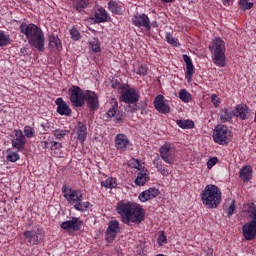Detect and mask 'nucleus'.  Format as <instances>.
I'll list each match as a JSON object with an SVG mask.
<instances>
[{
  "instance_id": "obj_47",
  "label": "nucleus",
  "mask_w": 256,
  "mask_h": 256,
  "mask_svg": "<svg viewBox=\"0 0 256 256\" xmlns=\"http://www.w3.org/2000/svg\"><path fill=\"white\" fill-rule=\"evenodd\" d=\"M137 75H142L143 77H145V75H147V67L140 65L137 70H136Z\"/></svg>"
},
{
  "instance_id": "obj_22",
  "label": "nucleus",
  "mask_w": 256,
  "mask_h": 256,
  "mask_svg": "<svg viewBox=\"0 0 256 256\" xmlns=\"http://www.w3.org/2000/svg\"><path fill=\"white\" fill-rule=\"evenodd\" d=\"M107 11L104 8H99L95 13L96 23H105L107 21Z\"/></svg>"
},
{
  "instance_id": "obj_25",
  "label": "nucleus",
  "mask_w": 256,
  "mask_h": 256,
  "mask_svg": "<svg viewBox=\"0 0 256 256\" xmlns=\"http://www.w3.org/2000/svg\"><path fill=\"white\" fill-rule=\"evenodd\" d=\"M176 123L181 129H193L195 127V122L192 120H177Z\"/></svg>"
},
{
  "instance_id": "obj_7",
  "label": "nucleus",
  "mask_w": 256,
  "mask_h": 256,
  "mask_svg": "<svg viewBox=\"0 0 256 256\" xmlns=\"http://www.w3.org/2000/svg\"><path fill=\"white\" fill-rule=\"evenodd\" d=\"M231 137V131L223 124H218L214 129L213 139L218 145H227Z\"/></svg>"
},
{
  "instance_id": "obj_38",
  "label": "nucleus",
  "mask_w": 256,
  "mask_h": 256,
  "mask_svg": "<svg viewBox=\"0 0 256 256\" xmlns=\"http://www.w3.org/2000/svg\"><path fill=\"white\" fill-rule=\"evenodd\" d=\"M102 187H105L106 189H113L116 187L117 183L112 178L106 179L105 181L101 182Z\"/></svg>"
},
{
  "instance_id": "obj_3",
  "label": "nucleus",
  "mask_w": 256,
  "mask_h": 256,
  "mask_svg": "<svg viewBox=\"0 0 256 256\" xmlns=\"http://www.w3.org/2000/svg\"><path fill=\"white\" fill-rule=\"evenodd\" d=\"M20 31L23 35H26L30 46L40 51V53L45 51V34H43L41 28L35 24L22 23L20 25Z\"/></svg>"
},
{
  "instance_id": "obj_19",
  "label": "nucleus",
  "mask_w": 256,
  "mask_h": 256,
  "mask_svg": "<svg viewBox=\"0 0 256 256\" xmlns=\"http://www.w3.org/2000/svg\"><path fill=\"white\" fill-rule=\"evenodd\" d=\"M252 173L253 168H251V166H244L239 172L240 179H242V181L245 183H249V181H251Z\"/></svg>"
},
{
  "instance_id": "obj_14",
  "label": "nucleus",
  "mask_w": 256,
  "mask_h": 256,
  "mask_svg": "<svg viewBox=\"0 0 256 256\" xmlns=\"http://www.w3.org/2000/svg\"><path fill=\"white\" fill-rule=\"evenodd\" d=\"M62 193H64L65 199H67V201H72V203L83 201V194H79L78 190L70 189L69 194H67V186L65 185L62 187Z\"/></svg>"
},
{
  "instance_id": "obj_26",
  "label": "nucleus",
  "mask_w": 256,
  "mask_h": 256,
  "mask_svg": "<svg viewBox=\"0 0 256 256\" xmlns=\"http://www.w3.org/2000/svg\"><path fill=\"white\" fill-rule=\"evenodd\" d=\"M108 9L109 11H111V13H114L115 15H121V5H119L115 1L108 2Z\"/></svg>"
},
{
  "instance_id": "obj_2",
  "label": "nucleus",
  "mask_w": 256,
  "mask_h": 256,
  "mask_svg": "<svg viewBox=\"0 0 256 256\" xmlns=\"http://www.w3.org/2000/svg\"><path fill=\"white\" fill-rule=\"evenodd\" d=\"M70 101L73 107H83L86 101L89 111H97L99 109V97L97 93L90 90L83 92L79 86H73Z\"/></svg>"
},
{
  "instance_id": "obj_18",
  "label": "nucleus",
  "mask_w": 256,
  "mask_h": 256,
  "mask_svg": "<svg viewBox=\"0 0 256 256\" xmlns=\"http://www.w3.org/2000/svg\"><path fill=\"white\" fill-rule=\"evenodd\" d=\"M12 147L17 151H23L25 149V136L22 132L19 135L16 134V138L12 140Z\"/></svg>"
},
{
  "instance_id": "obj_52",
  "label": "nucleus",
  "mask_w": 256,
  "mask_h": 256,
  "mask_svg": "<svg viewBox=\"0 0 256 256\" xmlns=\"http://www.w3.org/2000/svg\"><path fill=\"white\" fill-rule=\"evenodd\" d=\"M63 146L60 142L53 141L51 143V151H57V149H61Z\"/></svg>"
},
{
  "instance_id": "obj_58",
  "label": "nucleus",
  "mask_w": 256,
  "mask_h": 256,
  "mask_svg": "<svg viewBox=\"0 0 256 256\" xmlns=\"http://www.w3.org/2000/svg\"><path fill=\"white\" fill-rule=\"evenodd\" d=\"M159 25L157 24V21L152 22V27H158Z\"/></svg>"
},
{
  "instance_id": "obj_50",
  "label": "nucleus",
  "mask_w": 256,
  "mask_h": 256,
  "mask_svg": "<svg viewBox=\"0 0 256 256\" xmlns=\"http://www.w3.org/2000/svg\"><path fill=\"white\" fill-rule=\"evenodd\" d=\"M111 87H112V89H122L123 84H121V82H119L117 80H112Z\"/></svg>"
},
{
  "instance_id": "obj_48",
  "label": "nucleus",
  "mask_w": 256,
  "mask_h": 256,
  "mask_svg": "<svg viewBox=\"0 0 256 256\" xmlns=\"http://www.w3.org/2000/svg\"><path fill=\"white\" fill-rule=\"evenodd\" d=\"M211 101L214 107H219V105H221V98H217V94H212Z\"/></svg>"
},
{
  "instance_id": "obj_12",
  "label": "nucleus",
  "mask_w": 256,
  "mask_h": 256,
  "mask_svg": "<svg viewBox=\"0 0 256 256\" xmlns=\"http://www.w3.org/2000/svg\"><path fill=\"white\" fill-rule=\"evenodd\" d=\"M154 107L158 113H162L163 115H167L171 111V107L165 103V97L163 95H158L154 99Z\"/></svg>"
},
{
  "instance_id": "obj_16",
  "label": "nucleus",
  "mask_w": 256,
  "mask_h": 256,
  "mask_svg": "<svg viewBox=\"0 0 256 256\" xmlns=\"http://www.w3.org/2000/svg\"><path fill=\"white\" fill-rule=\"evenodd\" d=\"M129 145V138L125 134H118L115 137V147L118 151H127Z\"/></svg>"
},
{
  "instance_id": "obj_54",
  "label": "nucleus",
  "mask_w": 256,
  "mask_h": 256,
  "mask_svg": "<svg viewBox=\"0 0 256 256\" xmlns=\"http://www.w3.org/2000/svg\"><path fill=\"white\" fill-rule=\"evenodd\" d=\"M158 241L161 243H167V236H165V232H160Z\"/></svg>"
},
{
  "instance_id": "obj_4",
  "label": "nucleus",
  "mask_w": 256,
  "mask_h": 256,
  "mask_svg": "<svg viewBox=\"0 0 256 256\" xmlns=\"http://www.w3.org/2000/svg\"><path fill=\"white\" fill-rule=\"evenodd\" d=\"M242 209L251 219L242 226V235L246 241H253L256 237V205L255 203L244 204Z\"/></svg>"
},
{
  "instance_id": "obj_32",
  "label": "nucleus",
  "mask_w": 256,
  "mask_h": 256,
  "mask_svg": "<svg viewBox=\"0 0 256 256\" xmlns=\"http://www.w3.org/2000/svg\"><path fill=\"white\" fill-rule=\"evenodd\" d=\"M90 49L93 51V53H99L101 52V46L99 45V39L94 38L92 41L89 42Z\"/></svg>"
},
{
  "instance_id": "obj_5",
  "label": "nucleus",
  "mask_w": 256,
  "mask_h": 256,
  "mask_svg": "<svg viewBox=\"0 0 256 256\" xmlns=\"http://www.w3.org/2000/svg\"><path fill=\"white\" fill-rule=\"evenodd\" d=\"M201 199L207 209H217L221 205V190L216 185H207L201 192Z\"/></svg>"
},
{
  "instance_id": "obj_28",
  "label": "nucleus",
  "mask_w": 256,
  "mask_h": 256,
  "mask_svg": "<svg viewBox=\"0 0 256 256\" xmlns=\"http://www.w3.org/2000/svg\"><path fill=\"white\" fill-rule=\"evenodd\" d=\"M238 5L241 11H249V9H253V2H249V0H239Z\"/></svg>"
},
{
  "instance_id": "obj_24",
  "label": "nucleus",
  "mask_w": 256,
  "mask_h": 256,
  "mask_svg": "<svg viewBox=\"0 0 256 256\" xmlns=\"http://www.w3.org/2000/svg\"><path fill=\"white\" fill-rule=\"evenodd\" d=\"M149 181V176H147V173L145 172H140L138 173L136 179H135V184L139 185L140 187H143Z\"/></svg>"
},
{
  "instance_id": "obj_35",
  "label": "nucleus",
  "mask_w": 256,
  "mask_h": 256,
  "mask_svg": "<svg viewBox=\"0 0 256 256\" xmlns=\"http://www.w3.org/2000/svg\"><path fill=\"white\" fill-rule=\"evenodd\" d=\"M90 205L91 203L89 202H78L74 205V209H76V211H87Z\"/></svg>"
},
{
  "instance_id": "obj_20",
  "label": "nucleus",
  "mask_w": 256,
  "mask_h": 256,
  "mask_svg": "<svg viewBox=\"0 0 256 256\" xmlns=\"http://www.w3.org/2000/svg\"><path fill=\"white\" fill-rule=\"evenodd\" d=\"M76 133L78 141H81V143L85 142V139H87V126L83 122H78Z\"/></svg>"
},
{
  "instance_id": "obj_37",
  "label": "nucleus",
  "mask_w": 256,
  "mask_h": 256,
  "mask_svg": "<svg viewBox=\"0 0 256 256\" xmlns=\"http://www.w3.org/2000/svg\"><path fill=\"white\" fill-rule=\"evenodd\" d=\"M179 97L184 103H189V101H191V95L185 89L180 90Z\"/></svg>"
},
{
  "instance_id": "obj_49",
  "label": "nucleus",
  "mask_w": 256,
  "mask_h": 256,
  "mask_svg": "<svg viewBox=\"0 0 256 256\" xmlns=\"http://www.w3.org/2000/svg\"><path fill=\"white\" fill-rule=\"evenodd\" d=\"M228 217H232V215L235 213V200H233L230 204V206L227 209Z\"/></svg>"
},
{
  "instance_id": "obj_44",
  "label": "nucleus",
  "mask_w": 256,
  "mask_h": 256,
  "mask_svg": "<svg viewBox=\"0 0 256 256\" xmlns=\"http://www.w3.org/2000/svg\"><path fill=\"white\" fill-rule=\"evenodd\" d=\"M166 40L167 43H170V45H174V47H177V39L171 35V33L166 34Z\"/></svg>"
},
{
  "instance_id": "obj_34",
  "label": "nucleus",
  "mask_w": 256,
  "mask_h": 256,
  "mask_svg": "<svg viewBox=\"0 0 256 256\" xmlns=\"http://www.w3.org/2000/svg\"><path fill=\"white\" fill-rule=\"evenodd\" d=\"M7 153V161H9L10 163H15L16 161H19V154L17 152H11V150L8 149Z\"/></svg>"
},
{
  "instance_id": "obj_27",
  "label": "nucleus",
  "mask_w": 256,
  "mask_h": 256,
  "mask_svg": "<svg viewBox=\"0 0 256 256\" xmlns=\"http://www.w3.org/2000/svg\"><path fill=\"white\" fill-rule=\"evenodd\" d=\"M74 5L76 10L81 13L83 9H87V7H89V0H74Z\"/></svg>"
},
{
  "instance_id": "obj_30",
  "label": "nucleus",
  "mask_w": 256,
  "mask_h": 256,
  "mask_svg": "<svg viewBox=\"0 0 256 256\" xmlns=\"http://www.w3.org/2000/svg\"><path fill=\"white\" fill-rule=\"evenodd\" d=\"M107 231H110L111 233H119V221L112 220L108 224Z\"/></svg>"
},
{
  "instance_id": "obj_11",
  "label": "nucleus",
  "mask_w": 256,
  "mask_h": 256,
  "mask_svg": "<svg viewBox=\"0 0 256 256\" xmlns=\"http://www.w3.org/2000/svg\"><path fill=\"white\" fill-rule=\"evenodd\" d=\"M132 23L136 27H145L147 31H151V22L146 14L135 15L132 18Z\"/></svg>"
},
{
  "instance_id": "obj_10",
  "label": "nucleus",
  "mask_w": 256,
  "mask_h": 256,
  "mask_svg": "<svg viewBox=\"0 0 256 256\" xmlns=\"http://www.w3.org/2000/svg\"><path fill=\"white\" fill-rule=\"evenodd\" d=\"M139 99H141V96L139 95V92L135 90V88H129L122 92L121 101H123V103H138Z\"/></svg>"
},
{
  "instance_id": "obj_31",
  "label": "nucleus",
  "mask_w": 256,
  "mask_h": 256,
  "mask_svg": "<svg viewBox=\"0 0 256 256\" xmlns=\"http://www.w3.org/2000/svg\"><path fill=\"white\" fill-rule=\"evenodd\" d=\"M9 43H11L9 35L5 34V32H0V47H6Z\"/></svg>"
},
{
  "instance_id": "obj_9",
  "label": "nucleus",
  "mask_w": 256,
  "mask_h": 256,
  "mask_svg": "<svg viewBox=\"0 0 256 256\" xmlns=\"http://www.w3.org/2000/svg\"><path fill=\"white\" fill-rule=\"evenodd\" d=\"M24 237L28 239V243H31V245H39V243L43 241L45 235L43 234V230L38 228L32 231H25Z\"/></svg>"
},
{
  "instance_id": "obj_56",
  "label": "nucleus",
  "mask_w": 256,
  "mask_h": 256,
  "mask_svg": "<svg viewBox=\"0 0 256 256\" xmlns=\"http://www.w3.org/2000/svg\"><path fill=\"white\" fill-rule=\"evenodd\" d=\"M161 1H163V3H173V1L175 0H161Z\"/></svg>"
},
{
  "instance_id": "obj_42",
  "label": "nucleus",
  "mask_w": 256,
  "mask_h": 256,
  "mask_svg": "<svg viewBox=\"0 0 256 256\" xmlns=\"http://www.w3.org/2000/svg\"><path fill=\"white\" fill-rule=\"evenodd\" d=\"M115 237H117V232L106 230V241L108 243H113V241H115Z\"/></svg>"
},
{
  "instance_id": "obj_17",
  "label": "nucleus",
  "mask_w": 256,
  "mask_h": 256,
  "mask_svg": "<svg viewBox=\"0 0 256 256\" xmlns=\"http://www.w3.org/2000/svg\"><path fill=\"white\" fill-rule=\"evenodd\" d=\"M247 109H248L247 105L239 104L235 107L232 113L234 117H239L240 119L245 121V119H249V114L247 112Z\"/></svg>"
},
{
  "instance_id": "obj_15",
  "label": "nucleus",
  "mask_w": 256,
  "mask_h": 256,
  "mask_svg": "<svg viewBox=\"0 0 256 256\" xmlns=\"http://www.w3.org/2000/svg\"><path fill=\"white\" fill-rule=\"evenodd\" d=\"M55 104L57 105V113H59V115L69 117L71 113H73L69 105H67V102H64L63 98H57Z\"/></svg>"
},
{
  "instance_id": "obj_29",
  "label": "nucleus",
  "mask_w": 256,
  "mask_h": 256,
  "mask_svg": "<svg viewBox=\"0 0 256 256\" xmlns=\"http://www.w3.org/2000/svg\"><path fill=\"white\" fill-rule=\"evenodd\" d=\"M194 74H195V67L193 66V64H189L188 66H186L185 77H186L188 83H191V80H192Z\"/></svg>"
},
{
  "instance_id": "obj_55",
  "label": "nucleus",
  "mask_w": 256,
  "mask_h": 256,
  "mask_svg": "<svg viewBox=\"0 0 256 256\" xmlns=\"http://www.w3.org/2000/svg\"><path fill=\"white\" fill-rule=\"evenodd\" d=\"M121 121H123V119H122L121 117L117 116V117L115 118V122H116V123H121Z\"/></svg>"
},
{
  "instance_id": "obj_8",
  "label": "nucleus",
  "mask_w": 256,
  "mask_h": 256,
  "mask_svg": "<svg viewBox=\"0 0 256 256\" xmlns=\"http://www.w3.org/2000/svg\"><path fill=\"white\" fill-rule=\"evenodd\" d=\"M160 157L169 165H175V149L171 144H164L159 149Z\"/></svg>"
},
{
  "instance_id": "obj_45",
  "label": "nucleus",
  "mask_w": 256,
  "mask_h": 256,
  "mask_svg": "<svg viewBox=\"0 0 256 256\" xmlns=\"http://www.w3.org/2000/svg\"><path fill=\"white\" fill-rule=\"evenodd\" d=\"M217 163H219V158L217 157L210 158L207 162L208 169H213L214 165H217Z\"/></svg>"
},
{
  "instance_id": "obj_23",
  "label": "nucleus",
  "mask_w": 256,
  "mask_h": 256,
  "mask_svg": "<svg viewBox=\"0 0 256 256\" xmlns=\"http://www.w3.org/2000/svg\"><path fill=\"white\" fill-rule=\"evenodd\" d=\"M154 165H155L157 171H159V173H161V175H163V177H168L169 170L163 168V164H161V160L159 159V157L154 159Z\"/></svg>"
},
{
  "instance_id": "obj_13",
  "label": "nucleus",
  "mask_w": 256,
  "mask_h": 256,
  "mask_svg": "<svg viewBox=\"0 0 256 256\" xmlns=\"http://www.w3.org/2000/svg\"><path fill=\"white\" fill-rule=\"evenodd\" d=\"M81 227H83V221L77 217H72L71 220H67L61 224V228L65 231H69V229L72 231H79Z\"/></svg>"
},
{
  "instance_id": "obj_59",
  "label": "nucleus",
  "mask_w": 256,
  "mask_h": 256,
  "mask_svg": "<svg viewBox=\"0 0 256 256\" xmlns=\"http://www.w3.org/2000/svg\"><path fill=\"white\" fill-rule=\"evenodd\" d=\"M36 1H40V0H36Z\"/></svg>"
},
{
  "instance_id": "obj_1",
  "label": "nucleus",
  "mask_w": 256,
  "mask_h": 256,
  "mask_svg": "<svg viewBox=\"0 0 256 256\" xmlns=\"http://www.w3.org/2000/svg\"><path fill=\"white\" fill-rule=\"evenodd\" d=\"M116 210L125 225H131V223L139 225L145 219L143 208L136 203L118 202Z\"/></svg>"
},
{
  "instance_id": "obj_46",
  "label": "nucleus",
  "mask_w": 256,
  "mask_h": 256,
  "mask_svg": "<svg viewBox=\"0 0 256 256\" xmlns=\"http://www.w3.org/2000/svg\"><path fill=\"white\" fill-rule=\"evenodd\" d=\"M148 193L150 195V199L155 198V197H159V189L157 188H150L148 189Z\"/></svg>"
},
{
  "instance_id": "obj_21",
  "label": "nucleus",
  "mask_w": 256,
  "mask_h": 256,
  "mask_svg": "<svg viewBox=\"0 0 256 256\" xmlns=\"http://www.w3.org/2000/svg\"><path fill=\"white\" fill-rule=\"evenodd\" d=\"M49 47L50 49H57V51H61L63 49L61 39L55 35L49 36Z\"/></svg>"
},
{
  "instance_id": "obj_51",
  "label": "nucleus",
  "mask_w": 256,
  "mask_h": 256,
  "mask_svg": "<svg viewBox=\"0 0 256 256\" xmlns=\"http://www.w3.org/2000/svg\"><path fill=\"white\" fill-rule=\"evenodd\" d=\"M138 109H139V106H137V103L128 104L129 113H135Z\"/></svg>"
},
{
  "instance_id": "obj_57",
  "label": "nucleus",
  "mask_w": 256,
  "mask_h": 256,
  "mask_svg": "<svg viewBox=\"0 0 256 256\" xmlns=\"http://www.w3.org/2000/svg\"><path fill=\"white\" fill-rule=\"evenodd\" d=\"M222 2H223L224 5H228V3L231 2V0H222Z\"/></svg>"
},
{
  "instance_id": "obj_53",
  "label": "nucleus",
  "mask_w": 256,
  "mask_h": 256,
  "mask_svg": "<svg viewBox=\"0 0 256 256\" xmlns=\"http://www.w3.org/2000/svg\"><path fill=\"white\" fill-rule=\"evenodd\" d=\"M182 57H183L184 62L186 63V67L188 65H192L193 64V62L191 61V57H189V55L184 54Z\"/></svg>"
},
{
  "instance_id": "obj_33",
  "label": "nucleus",
  "mask_w": 256,
  "mask_h": 256,
  "mask_svg": "<svg viewBox=\"0 0 256 256\" xmlns=\"http://www.w3.org/2000/svg\"><path fill=\"white\" fill-rule=\"evenodd\" d=\"M68 133H69V130L56 129L53 131L54 137H56V139H59V140L65 139Z\"/></svg>"
},
{
  "instance_id": "obj_36",
  "label": "nucleus",
  "mask_w": 256,
  "mask_h": 256,
  "mask_svg": "<svg viewBox=\"0 0 256 256\" xmlns=\"http://www.w3.org/2000/svg\"><path fill=\"white\" fill-rule=\"evenodd\" d=\"M220 119L223 121V123H227V121H231V119H233V112L229 111L228 108H225L224 115H221Z\"/></svg>"
},
{
  "instance_id": "obj_40",
  "label": "nucleus",
  "mask_w": 256,
  "mask_h": 256,
  "mask_svg": "<svg viewBox=\"0 0 256 256\" xmlns=\"http://www.w3.org/2000/svg\"><path fill=\"white\" fill-rule=\"evenodd\" d=\"M70 35L73 41H79V39H81V33L79 32V30H77V28H72L70 30Z\"/></svg>"
},
{
  "instance_id": "obj_39",
  "label": "nucleus",
  "mask_w": 256,
  "mask_h": 256,
  "mask_svg": "<svg viewBox=\"0 0 256 256\" xmlns=\"http://www.w3.org/2000/svg\"><path fill=\"white\" fill-rule=\"evenodd\" d=\"M117 109H119V105L117 101H115L114 105L107 112L108 117H115V115L117 114Z\"/></svg>"
},
{
  "instance_id": "obj_43",
  "label": "nucleus",
  "mask_w": 256,
  "mask_h": 256,
  "mask_svg": "<svg viewBox=\"0 0 256 256\" xmlns=\"http://www.w3.org/2000/svg\"><path fill=\"white\" fill-rule=\"evenodd\" d=\"M24 134H25V137H28V138L35 137V131L33 130V128H31V126H26L24 128Z\"/></svg>"
},
{
  "instance_id": "obj_6",
  "label": "nucleus",
  "mask_w": 256,
  "mask_h": 256,
  "mask_svg": "<svg viewBox=\"0 0 256 256\" xmlns=\"http://www.w3.org/2000/svg\"><path fill=\"white\" fill-rule=\"evenodd\" d=\"M209 50L212 53V59L218 67H225V41H223L221 38L214 39L210 46Z\"/></svg>"
},
{
  "instance_id": "obj_41",
  "label": "nucleus",
  "mask_w": 256,
  "mask_h": 256,
  "mask_svg": "<svg viewBox=\"0 0 256 256\" xmlns=\"http://www.w3.org/2000/svg\"><path fill=\"white\" fill-rule=\"evenodd\" d=\"M149 199H151V194H149V190H145L143 191L140 195H139V200L142 203H145L146 201H149Z\"/></svg>"
}]
</instances>
